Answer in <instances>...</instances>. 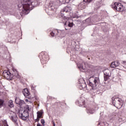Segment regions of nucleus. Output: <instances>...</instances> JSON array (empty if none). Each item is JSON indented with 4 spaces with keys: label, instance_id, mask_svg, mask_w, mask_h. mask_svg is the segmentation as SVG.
Here are the masks:
<instances>
[{
    "label": "nucleus",
    "instance_id": "e433bc0d",
    "mask_svg": "<svg viewBox=\"0 0 126 126\" xmlns=\"http://www.w3.org/2000/svg\"><path fill=\"white\" fill-rule=\"evenodd\" d=\"M88 20H89V18L87 19L86 20V21L87 22Z\"/></svg>",
    "mask_w": 126,
    "mask_h": 126
},
{
    "label": "nucleus",
    "instance_id": "9b49d317",
    "mask_svg": "<svg viewBox=\"0 0 126 126\" xmlns=\"http://www.w3.org/2000/svg\"><path fill=\"white\" fill-rule=\"evenodd\" d=\"M15 102L16 104L19 105L20 107H22L24 104H25V101L23 100L20 99L18 97H16L15 99Z\"/></svg>",
    "mask_w": 126,
    "mask_h": 126
},
{
    "label": "nucleus",
    "instance_id": "0eeeda50",
    "mask_svg": "<svg viewBox=\"0 0 126 126\" xmlns=\"http://www.w3.org/2000/svg\"><path fill=\"white\" fill-rule=\"evenodd\" d=\"M103 73L104 74V80L105 81H107L109 79V77L111 76V71H110L109 69H105L103 70Z\"/></svg>",
    "mask_w": 126,
    "mask_h": 126
},
{
    "label": "nucleus",
    "instance_id": "1a4fd4ad",
    "mask_svg": "<svg viewBox=\"0 0 126 126\" xmlns=\"http://www.w3.org/2000/svg\"><path fill=\"white\" fill-rule=\"evenodd\" d=\"M56 7V4L53 2H50L48 5L47 8L50 11H55Z\"/></svg>",
    "mask_w": 126,
    "mask_h": 126
},
{
    "label": "nucleus",
    "instance_id": "20e7f679",
    "mask_svg": "<svg viewBox=\"0 0 126 126\" xmlns=\"http://www.w3.org/2000/svg\"><path fill=\"white\" fill-rule=\"evenodd\" d=\"M112 7L114 10H117V11H125L124 6L121 3L115 2Z\"/></svg>",
    "mask_w": 126,
    "mask_h": 126
},
{
    "label": "nucleus",
    "instance_id": "423d86ee",
    "mask_svg": "<svg viewBox=\"0 0 126 126\" xmlns=\"http://www.w3.org/2000/svg\"><path fill=\"white\" fill-rule=\"evenodd\" d=\"M2 75L4 77V78H6V79H7V80H11V79H12L11 73L7 70H5L3 72Z\"/></svg>",
    "mask_w": 126,
    "mask_h": 126
},
{
    "label": "nucleus",
    "instance_id": "ddd939ff",
    "mask_svg": "<svg viewBox=\"0 0 126 126\" xmlns=\"http://www.w3.org/2000/svg\"><path fill=\"white\" fill-rule=\"evenodd\" d=\"M64 25L65 30H68V28H67V26L68 27H70V28L73 27V23L69 22V21H66L64 23Z\"/></svg>",
    "mask_w": 126,
    "mask_h": 126
},
{
    "label": "nucleus",
    "instance_id": "2f4dec72",
    "mask_svg": "<svg viewBox=\"0 0 126 126\" xmlns=\"http://www.w3.org/2000/svg\"><path fill=\"white\" fill-rule=\"evenodd\" d=\"M61 16H62V18H64V17H65L64 16V15H63V14H61Z\"/></svg>",
    "mask_w": 126,
    "mask_h": 126
},
{
    "label": "nucleus",
    "instance_id": "5701e85b",
    "mask_svg": "<svg viewBox=\"0 0 126 126\" xmlns=\"http://www.w3.org/2000/svg\"><path fill=\"white\" fill-rule=\"evenodd\" d=\"M8 106L9 108H13L14 107V104H13V101L12 100H9L8 102Z\"/></svg>",
    "mask_w": 126,
    "mask_h": 126
},
{
    "label": "nucleus",
    "instance_id": "cd10ccee",
    "mask_svg": "<svg viewBox=\"0 0 126 126\" xmlns=\"http://www.w3.org/2000/svg\"><path fill=\"white\" fill-rule=\"evenodd\" d=\"M63 12H68V10L67 9V7H65L63 9Z\"/></svg>",
    "mask_w": 126,
    "mask_h": 126
},
{
    "label": "nucleus",
    "instance_id": "7c9ffc66",
    "mask_svg": "<svg viewBox=\"0 0 126 126\" xmlns=\"http://www.w3.org/2000/svg\"><path fill=\"white\" fill-rule=\"evenodd\" d=\"M39 121H40V118H38V117H37V119L34 120V122H35V123H36V122L38 123V122H39Z\"/></svg>",
    "mask_w": 126,
    "mask_h": 126
},
{
    "label": "nucleus",
    "instance_id": "2eb2a0df",
    "mask_svg": "<svg viewBox=\"0 0 126 126\" xmlns=\"http://www.w3.org/2000/svg\"><path fill=\"white\" fill-rule=\"evenodd\" d=\"M12 70L13 71V73H12V77H13V76H15V77H17V78H19V74H18V72L17 71V70L14 68H12Z\"/></svg>",
    "mask_w": 126,
    "mask_h": 126
},
{
    "label": "nucleus",
    "instance_id": "b1692460",
    "mask_svg": "<svg viewBox=\"0 0 126 126\" xmlns=\"http://www.w3.org/2000/svg\"><path fill=\"white\" fill-rule=\"evenodd\" d=\"M3 103H4V100L0 99V108H1L3 106Z\"/></svg>",
    "mask_w": 126,
    "mask_h": 126
},
{
    "label": "nucleus",
    "instance_id": "dca6fc26",
    "mask_svg": "<svg viewBox=\"0 0 126 126\" xmlns=\"http://www.w3.org/2000/svg\"><path fill=\"white\" fill-rule=\"evenodd\" d=\"M86 2L84 1V0H83L82 2H81L79 4V7H81V9H85L86 7Z\"/></svg>",
    "mask_w": 126,
    "mask_h": 126
},
{
    "label": "nucleus",
    "instance_id": "58836bf2",
    "mask_svg": "<svg viewBox=\"0 0 126 126\" xmlns=\"http://www.w3.org/2000/svg\"><path fill=\"white\" fill-rule=\"evenodd\" d=\"M29 102H30V103H31V101H29Z\"/></svg>",
    "mask_w": 126,
    "mask_h": 126
},
{
    "label": "nucleus",
    "instance_id": "6e6552de",
    "mask_svg": "<svg viewBox=\"0 0 126 126\" xmlns=\"http://www.w3.org/2000/svg\"><path fill=\"white\" fill-rule=\"evenodd\" d=\"M29 115L28 114V112L25 111H24L23 113H19V117L23 121H26L27 120V118H28Z\"/></svg>",
    "mask_w": 126,
    "mask_h": 126
},
{
    "label": "nucleus",
    "instance_id": "a211bd4d",
    "mask_svg": "<svg viewBox=\"0 0 126 126\" xmlns=\"http://www.w3.org/2000/svg\"><path fill=\"white\" fill-rule=\"evenodd\" d=\"M23 94L24 95L25 97H28V96L30 95V92H29V91L27 88L24 89V90L23 91Z\"/></svg>",
    "mask_w": 126,
    "mask_h": 126
},
{
    "label": "nucleus",
    "instance_id": "72a5a7b5",
    "mask_svg": "<svg viewBox=\"0 0 126 126\" xmlns=\"http://www.w3.org/2000/svg\"><path fill=\"white\" fill-rule=\"evenodd\" d=\"M53 126H56V124L54 122H53Z\"/></svg>",
    "mask_w": 126,
    "mask_h": 126
},
{
    "label": "nucleus",
    "instance_id": "c756f323",
    "mask_svg": "<svg viewBox=\"0 0 126 126\" xmlns=\"http://www.w3.org/2000/svg\"><path fill=\"white\" fill-rule=\"evenodd\" d=\"M41 123L43 125V126H45V120L44 119H41L40 120Z\"/></svg>",
    "mask_w": 126,
    "mask_h": 126
},
{
    "label": "nucleus",
    "instance_id": "4c0bfd02",
    "mask_svg": "<svg viewBox=\"0 0 126 126\" xmlns=\"http://www.w3.org/2000/svg\"><path fill=\"white\" fill-rule=\"evenodd\" d=\"M0 126H3V125H1V124L0 123Z\"/></svg>",
    "mask_w": 126,
    "mask_h": 126
},
{
    "label": "nucleus",
    "instance_id": "bb28decb",
    "mask_svg": "<svg viewBox=\"0 0 126 126\" xmlns=\"http://www.w3.org/2000/svg\"><path fill=\"white\" fill-rule=\"evenodd\" d=\"M60 2L61 3H63V4H64L65 2H66V0H59Z\"/></svg>",
    "mask_w": 126,
    "mask_h": 126
},
{
    "label": "nucleus",
    "instance_id": "aec40b11",
    "mask_svg": "<svg viewBox=\"0 0 126 126\" xmlns=\"http://www.w3.org/2000/svg\"><path fill=\"white\" fill-rule=\"evenodd\" d=\"M61 31H58L57 30H55V32H50V35L52 36V37H55V35H59L60 33H61Z\"/></svg>",
    "mask_w": 126,
    "mask_h": 126
},
{
    "label": "nucleus",
    "instance_id": "4468645a",
    "mask_svg": "<svg viewBox=\"0 0 126 126\" xmlns=\"http://www.w3.org/2000/svg\"><path fill=\"white\" fill-rule=\"evenodd\" d=\"M120 63L119 61H116L112 62L111 64V67L115 68V67H117L120 65Z\"/></svg>",
    "mask_w": 126,
    "mask_h": 126
},
{
    "label": "nucleus",
    "instance_id": "f03ea898",
    "mask_svg": "<svg viewBox=\"0 0 126 126\" xmlns=\"http://www.w3.org/2000/svg\"><path fill=\"white\" fill-rule=\"evenodd\" d=\"M89 85L92 87L93 90L97 89V86L100 83V79L98 77H95L94 75H92L89 79Z\"/></svg>",
    "mask_w": 126,
    "mask_h": 126
},
{
    "label": "nucleus",
    "instance_id": "f3484780",
    "mask_svg": "<svg viewBox=\"0 0 126 126\" xmlns=\"http://www.w3.org/2000/svg\"><path fill=\"white\" fill-rule=\"evenodd\" d=\"M84 82V79H80L79 80V84L80 87H82V88H85L86 87V85L85 84L83 83Z\"/></svg>",
    "mask_w": 126,
    "mask_h": 126
},
{
    "label": "nucleus",
    "instance_id": "39448f33",
    "mask_svg": "<svg viewBox=\"0 0 126 126\" xmlns=\"http://www.w3.org/2000/svg\"><path fill=\"white\" fill-rule=\"evenodd\" d=\"M9 117L13 123H14L16 125H18V123H17V120L18 118L17 117V115L15 112L13 111L10 112V115Z\"/></svg>",
    "mask_w": 126,
    "mask_h": 126
},
{
    "label": "nucleus",
    "instance_id": "c9c22d12",
    "mask_svg": "<svg viewBox=\"0 0 126 126\" xmlns=\"http://www.w3.org/2000/svg\"><path fill=\"white\" fill-rule=\"evenodd\" d=\"M26 102H29V100L28 99H26Z\"/></svg>",
    "mask_w": 126,
    "mask_h": 126
},
{
    "label": "nucleus",
    "instance_id": "c85d7f7f",
    "mask_svg": "<svg viewBox=\"0 0 126 126\" xmlns=\"http://www.w3.org/2000/svg\"><path fill=\"white\" fill-rule=\"evenodd\" d=\"M43 58H45L46 59H44L45 61H48L49 60V56H45V55H43Z\"/></svg>",
    "mask_w": 126,
    "mask_h": 126
},
{
    "label": "nucleus",
    "instance_id": "4be33fe9",
    "mask_svg": "<svg viewBox=\"0 0 126 126\" xmlns=\"http://www.w3.org/2000/svg\"><path fill=\"white\" fill-rule=\"evenodd\" d=\"M78 104L81 106H83L85 105V100L83 99L82 98H80V99L78 101Z\"/></svg>",
    "mask_w": 126,
    "mask_h": 126
},
{
    "label": "nucleus",
    "instance_id": "f704fd0d",
    "mask_svg": "<svg viewBox=\"0 0 126 126\" xmlns=\"http://www.w3.org/2000/svg\"><path fill=\"white\" fill-rule=\"evenodd\" d=\"M123 63H126V61H123Z\"/></svg>",
    "mask_w": 126,
    "mask_h": 126
},
{
    "label": "nucleus",
    "instance_id": "473e14b6",
    "mask_svg": "<svg viewBox=\"0 0 126 126\" xmlns=\"http://www.w3.org/2000/svg\"><path fill=\"white\" fill-rule=\"evenodd\" d=\"M31 88H32V90H33V89H34V87L33 86V85H32V86H31Z\"/></svg>",
    "mask_w": 126,
    "mask_h": 126
},
{
    "label": "nucleus",
    "instance_id": "a19ab883",
    "mask_svg": "<svg viewBox=\"0 0 126 126\" xmlns=\"http://www.w3.org/2000/svg\"><path fill=\"white\" fill-rule=\"evenodd\" d=\"M78 17H77V18H78Z\"/></svg>",
    "mask_w": 126,
    "mask_h": 126
},
{
    "label": "nucleus",
    "instance_id": "7ed1b4c3",
    "mask_svg": "<svg viewBox=\"0 0 126 126\" xmlns=\"http://www.w3.org/2000/svg\"><path fill=\"white\" fill-rule=\"evenodd\" d=\"M112 104L117 109H121L124 106V100L116 96L112 97Z\"/></svg>",
    "mask_w": 126,
    "mask_h": 126
},
{
    "label": "nucleus",
    "instance_id": "6ab92c4d",
    "mask_svg": "<svg viewBox=\"0 0 126 126\" xmlns=\"http://www.w3.org/2000/svg\"><path fill=\"white\" fill-rule=\"evenodd\" d=\"M87 113L89 115H92L95 113V109L92 108H87Z\"/></svg>",
    "mask_w": 126,
    "mask_h": 126
},
{
    "label": "nucleus",
    "instance_id": "a878e982",
    "mask_svg": "<svg viewBox=\"0 0 126 126\" xmlns=\"http://www.w3.org/2000/svg\"><path fill=\"white\" fill-rule=\"evenodd\" d=\"M84 1H85L87 4H89L91 2H92V1H93V0H84Z\"/></svg>",
    "mask_w": 126,
    "mask_h": 126
},
{
    "label": "nucleus",
    "instance_id": "f8f14e48",
    "mask_svg": "<svg viewBox=\"0 0 126 126\" xmlns=\"http://www.w3.org/2000/svg\"><path fill=\"white\" fill-rule=\"evenodd\" d=\"M0 9L2 10V11H4V12H7V10H9V9H10V8L8 7V6L6 4H3L0 5Z\"/></svg>",
    "mask_w": 126,
    "mask_h": 126
},
{
    "label": "nucleus",
    "instance_id": "ea45409f",
    "mask_svg": "<svg viewBox=\"0 0 126 126\" xmlns=\"http://www.w3.org/2000/svg\"><path fill=\"white\" fill-rule=\"evenodd\" d=\"M109 126V125H108V124H107V126Z\"/></svg>",
    "mask_w": 126,
    "mask_h": 126
},
{
    "label": "nucleus",
    "instance_id": "393cba45",
    "mask_svg": "<svg viewBox=\"0 0 126 126\" xmlns=\"http://www.w3.org/2000/svg\"><path fill=\"white\" fill-rule=\"evenodd\" d=\"M2 124L4 126H8V124H7V121H6L5 120L2 121Z\"/></svg>",
    "mask_w": 126,
    "mask_h": 126
},
{
    "label": "nucleus",
    "instance_id": "f257e3e1",
    "mask_svg": "<svg viewBox=\"0 0 126 126\" xmlns=\"http://www.w3.org/2000/svg\"><path fill=\"white\" fill-rule=\"evenodd\" d=\"M40 2L37 0H21L18 4L19 15L21 17L26 15L33 9V7L38 6Z\"/></svg>",
    "mask_w": 126,
    "mask_h": 126
},
{
    "label": "nucleus",
    "instance_id": "9d476101",
    "mask_svg": "<svg viewBox=\"0 0 126 126\" xmlns=\"http://www.w3.org/2000/svg\"><path fill=\"white\" fill-rule=\"evenodd\" d=\"M77 66L81 71L83 72H85L86 71V66H85V63H82V64L80 63H78Z\"/></svg>",
    "mask_w": 126,
    "mask_h": 126
},
{
    "label": "nucleus",
    "instance_id": "412c9836",
    "mask_svg": "<svg viewBox=\"0 0 126 126\" xmlns=\"http://www.w3.org/2000/svg\"><path fill=\"white\" fill-rule=\"evenodd\" d=\"M43 113L44 112H43V110H40L39 111H38L37 112V117L39 119L43 118L42 116Z\"/></svg>",
    "mask_w": 126,
    "mask_h": 126
}]
</instances>
